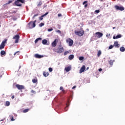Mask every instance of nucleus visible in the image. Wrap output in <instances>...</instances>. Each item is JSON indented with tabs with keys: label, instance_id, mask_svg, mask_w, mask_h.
I'll return each mask as SVG.
<instances>
[{
	"label": "nucleus",
	"instance_id": "1",
	"mask_svg": "<svg viewBox=\"0 0 125 125\" xmlns=\"http://www.w3.org/2000/svg\"><path fill=\"white\" fill-rule=\"evenodd\" d=\"M54 51L55 52H57V53H62L64 51V48L63 46L60 45L58 48H55Z\"/></svg>",
	"mask_w": 125,
	"mask_h": 125
},
{
	"label": "nucleus",
	"instance_id": "2",
	"mask_svg": "<svg viewBox=\"0 0 125 125\" xmlns=\"http://www.w3.org/2000/svg\"><path fill=\"white\" fill-rule=\"evenodd\" d=\"M21 3H25V0H17L15 1V4L16 6H22Z\"/></svg>",
	"mask_w": 125,
	"mask_h": 125
},
{
	"label": "nucleus",
	"instance_id": "3",
	"mask_svg": "<svg viewBox=\"0 0 125 125\" xmlns=\"http://www.w3.org/2000/svg\"><path fill=\"white\" fill-rule=\"evenodd\" d=\"M37 22V20L34 21H31L28 23V28L29 29H33V28H35L36 27V22Z\"/></svg>",
	"mask_w": 125,
	"mask_h": 125
},
{
	"label": "nucleus",
	"instance_id": "4",
	"mask_svg": "<svg viewBox=\"0 0 125 125\" xmlns=\"http://www.w3.org/2000/svg\"><path fill=\"white\" fill-rule=\"evenodd\" d=\"M66 42L68 43L69 46H72L73 43H74V41L71 38H68L66 40Z\"/></svg>",
	"mask_w": 125,
	"mask_h": 125
},
{
	"label": "nucleus",
	"instance_id": "5",
	"mask_svg": "<svg viewBox=\"0 0 125 125\" xmlns=\"http://www.w3.org/2000/svg\"><path fill=\"white\" fill-rule=\"evenodd\" d=\"M75 34L76 35H77V36H79V37H82V36H83L84 31L83 30H81L80 31H75Z\"/></svg>",
	"mask_w": 125,
	"mask_h": 125
},
{
	"label": "nucleus",
	"instance_id": "6",
	"mask_svg": "<svg viewBox=\"0 0 125 125\" xmlns=\"http://www.w3.org/2000/svg\"><path fill=\"white\" fill-rule=\"evenodd\" d=\"M19 39H20L19 35H17L13 38V40H15V43H18L19 42Z\"/></svg>",
	"mask_w": 125,
	"mask_h": 125
},
{
	"label": "nucleus",
	"instance_id": "7",
	"mask_svg": "<svg viewBox=\"0 0 125 125\" xmlns=\"http://www.w3.org/2000/svg\"><path fill=\"white\" fill-rule=\"evenodd\" d=\"M16 87L19 90H21L24 89L25 88V86H24V85H20L19 84H16Z\"/></svg>",
	"mask_w": 125,
	"mask_h": 125
},
{
	"label": "nucleus",
	"instance_id": "8",
	"mask_svg": "<svg viewBox=\"0 0 125 125\" xmlns=\"http://www.w3.org/2000/svg\"><path fill=\"white\" fill-rule=\"evenodd\" d=\"M115 8H116L117 10H120V11H123V10H125V8L123 6H119L118 5H115Z\"/></svg>",
	"mask_w": 125,
	"mask_h": 125
},
{
	"label": "nucleus",
	"instance_id": "9",
	"mask_svg": "<svg viewBox=\"0 0 125 125\" xmlns=\"http://www.w3.org/2000/svg\"><path fill=\"white\" fill-rule=\"evenodd\" d=\"M96 35V37L98 38V39H100V38H102V37H103V33H101V32H96L95 33Z\"/></svg>",
	"mask_w": 125,
	"mask_h": 125
},
{
	"label": "nucleus",
	"instance_id": "10",
	"mask_svg": "<svg viewBox=\"0 0 125 125\" xmlns=\"http://www.w3.org/2000/svg\"><path fill=\"white\" fill-rule=\"evenodd\" d=\"M5 43H6V40H5L2 42L0 45V49H3L4 46H5Z\"/></svg>",
	"mask_w": 125,
	"mask_h": 125
},
{
	"label": "nucleus",
	"instance_id": "11",
	"mask_svg": "<svg viewBox=\"0 0 125 125\" xmlns=\"http://www.w3.org/2000/svg\"><path fill=\"white\" fill-rule=\"evenodd\" d=\"M57 42H58V39H55L51 43L52 47H55L57 45Z\"/></svg>",
	"mask_w": 125,
	"mask_h": 125
},
{
	"label": "nucleus",
	"instance_id": "12",
	"mask_svg": "<svg viewBox=\"0 0 125 125\" xmlns=\"http://www.w3.org/2000/svg\"><path fill=\"white\" fill-rule=\"evenodd\" d=\"M34 57H35V58H38V59H40V58H42V57H43V56L39 55V54H36L34 55Z\"/></svg>",
	"mask_w": 125,
	"mask_h": 125
},
{
	"label": "nucleus",
	"instance_id": "13",
	"mask_svg": "<svg viewBox=\"0 0 125 125\" xmlns=\"http://www.w3.org/2000/svg\"><path fill=\"white\" fill-rule=\"evenodd\" d=\"M85 70V66L83 65L80 70L79 73L80 74H82V73H83V72H84Z\"/></svg>",
	"mask_w": 125,
	"mask_h": 125
},
{
	"label": "nucleus",
	"instance_id": "14",
	"mask_svg": "<svg viewBox=\"0 0 125 125\" xmlns=\"http://www.w3.org/2000/svg\"><path fill=\"white\" fill-rule=\"evenodd\" d=\"M47 14H48V12H46L45 14H44V15H42L41 17H40L39 18V20L40 21H42V20L43 19V17H44V16H46V15H47Z\"/></svg>",
	"mask_w": 125,
	"mask_h": 125
},
{
	"label": "nucleus",
	"instance_id": "15",
	"mask_svg": "<svg viewBox=\"0 0 125 125\" xmlns=\"http://www.w3.org/2000/svg\"><path fill=\"white\" fill-rule=\"evenodd\" d=\"M122 38V35L121 34H119L116 36H113V40H117V39H120Z\"/></svg>",
	"mask_w": 125,
	"mask_h": 125
},
{
	"label": "nucleus",
	"instance_id": "16",
	"mask_svg": "<svg viewBox=\"0 0 125 125\" xmlns=\"http://www.w3.org/2000/svg\"><path fill=\"white\" fill-rule=\"evenodd\" d=\"M114 46H115V47L119 48L120 47V44L118 43V42L116 41L114 42Z\"/></svg>",
	"mask_w": 125,
	"mask_h": 125
},
{
	"label": "nucleus",
	"instance_id": "17",
	"mask_svg": "<svg viewBox=\"0 0 125 125\" xmlns=\"http://www.w3.org/2000/svg\"><path fill=\"white\" fill-rule=\"evenodd\" d=\"M43 75L44 77H48V76H49V73H48V72L44 71Z\"/></svg>",
	"mask_w": 125,
	"mask_h": 125
},
{
	"label": "nucleus",
	"instance_id": "18",
	"mask_svg": "<svg viewBox=\"0 0 125 125\" xmlns=\"http://www.w3.org/2000/svg\"><path fill=\"white\" fill-rule=\"evenodd\" d=\"M60 90H62V93L63 94H65V93H66V91H65V90H64V88H63L62 86H61L60 88Z\"/></svg>",
	"mask_w": 125,
	"mask_h": 125
},
{
	"label": "nucleus",
	"instance_id": "19",
	"mask_svg": "<svg viewBox=\"0 0 125 125\" xmlns=\"http://www.w3.org/2000/svg\"><path fill=\"white\" fill-rule=\"evenodd\" d=\"M65 70L66 71V72H69V71H71V66H68L67 67H65Z\"/></svg>",
	"mask_w": 125,
	"mask_h": 125
},
{
	"label": "nucleus",
	"instance_id": "20",
	"mask_svg": "<svg viewBox=\"0 0 125 125\" xmlns=\"http://www.w3.org/2000/svg\"><path fill=\"white\" fill-rule=\"evenodd\" d=\"M32 83H38V79L37 78H35L32 80Z\"/></svg>",
	"mask_w": 125,
	"mask_h": 125
},
{
	"label": "nucleus",
	"instance_id": "21",
	"mask_svg": "<svg viewBox=\"0 0 125 125\" xmlns=\"http://www.w3.org/2000/svg\"><path fill=\"white\" fill-rule=\"evenodd\" d=\"M9 118H10V119L11 121V122H13V121H15V119H14V118L13 115H10Z\"/></svg>",
	"mask_w": 125,
	"mask_h": 125
},
{
	"label": "nucleus",
	"instance_id": "22",
	"mask_svg": "<svg viewBox=\"0 0 125 125\" xmlns=\"http://www.w3.org/2000/svg\"><path fill=\"white\" fill-rule=\"evenodd\" d=\"M42 44L45 45L47 43V40L46 39H44L42 41Z\"/></svg>",
	"mask_w": 125,
	"mask_h": 125
},
{
	"label": "nucleus",
	"instance_id": "23",
	"mask_svg": "<svg viewBox=\"0 0 125 125\" xmlns=\"http://www.w3.org/2000/svg\"><path fill=\"white\" fill-rule=\"evenodd\" d=\"M68 59H69V60H72L74 59V55H69L68 57Z\"/></svg>",
	"mask_w": 125,
	"mask_h": 125
},
{
	"label": "nucleus",
	"instance_id": "24",
	"mask_svg": "<svg viewBox=\"0 0 125 125\" xmlns=\"http://www.w3.org/2000/svg\"><path fill=\"white\" fill-rule=\"evenodd\" d=\"M42 38H38L35 41V43H37L39 42V41H42Z\"/></svg>",
	"mask_w": 125,
	"mask_h": 125
},
{
	"label": "nucleus",
	"instance_id": "25",
	"mask_svg": "<svg viewBox=\"0 0 125 125\" xmlns=\"http://www.w3.org/2000/svg\"><path fill=\"white\" fill-rule=\"evenodd\" d=\"M114 62H115V60H110L109 61V65H113V63H114Z\"/></svg>",
	"mask_w": 125,
	"mask_h": 125
},
{
	"label": "nucleus",
	"instance_id": "26",
	"mask_svg": "<svg viewBox=\"0 0 125 125\" xmlns=\"http://www.w3.org/2000/svg\"><path fill=\"white\" fill-rule=\"evenodd\" d=\"M120 49V51H121L122 52H124L125 51V48H124V47H121Z\"/></svg>",
	"mask_w": 125,
	"mask_h": 125
},
{
	"label": "nucleus",
	"instance_id": "27",
	"mask_svg": "<svg viewBox=\"0 0 125 125\" xmlns=\"http://www.w3.org/2000/svg\"><path fill=\"white\" fill-rule=\"evenodd\" d=\"M101 50H99L98 52V54H97V56L98 57H100V55H101Z\"/></svg>",
	"mask_w": 125,
	"mask_h": 125
},
{
	"label": "nucleus",
	"instance_id": "28",
	"mask_svg": "<svg viewBox=\"0 0 125 125\" xmlns=\"http://www.w3.org/2000/svg\"><path fill=\"white\" fill-rule=\"evenodd\" d=\"M9 105H10V103L9 101H6L5 105L8 106Z\"/></svg>",
	"mask_w": 125,
	"mask_h": 125
},
{
	"label": "nucleus",
	"instance_id": "29",
	"mask_svg": "<svg viewBox=\"0 0 125 125\" xmlns=\"http://www.w3.org/2000/svg\"><path fill=\"white\" fill-rule=\"evenodd\" d=\"M29 110H30V109L29 108L24 109L23 110V113H27V112H29Z\"/></svg>",
	"mask_w": 125,
	"mask_h": 125
},
{
	"label": "nucleus",
	"instance_id": "30",
	"mask_svg": "<svg viewBox=\"0 0 125 125\" xmlns=\"http://www.w3.org/2000/svg\"><path fill=\"white\" fill-rule=\"evenodd\" d=\"M42 4V1H39L37 4V6H41Z\"/></svg>",
	"mask_w": 125,
	"mask_h": 125
},
{
	"label": "nucleus",
	"instance_id": "31",
	"mask_svg": "<svg viewBox=\"0 0 125 125\" xmlns=\"http://www.w3.org/2000/svg\"><path fill=\"white\" fill-rule=\"evenodd\" d=\"M6 54L5 51H3V50L1 51L0 52L1 55H4V54Z\"/></svg>",
	"mask_w": 125,
	"mask_h": 125
},
{
	"label": "nucleus",
	"instance_id": "32",
	"mask_svg": "<svg viewBox=\"0 0 125 125\" xmlns=\"http://www.w3.org/2000/svg\"><path fill=\"white\" fill-rule=\"evenodd\" d=\"M42 26H44V23L41 22L40 24H39L40 27H42Z\"/></svg>",
	"mask_w": 125,
	"mask_h": 125
},
{
	"label": "nucleus",
	"instance_id": "33",
	"mask_svg": "<svg viewBox=\"0 0 125 125\" xmlns=\"http://www.w3.org/2000/svg\"><path fill=\"white\" fill-rule=\"evenodd\" d=\"M113 47H114V45H110L109 47H108V49H112V48H113Z\"/></svg>",
	"mask_w": 125,
	"mask_h": 125
},
{
	"label": "nucleus",
	"instance_id": "34",
	"mask_svg": "<svg viewBox=\"0 0 125 125\" xmlns=\"http://www.w3.org/2000/svg\"><path fill=\"white\" fill-rule=\"evenodd\" d=\"M84 57H79V60L80 61H82L83 59H84Z\"/></svg>",
	"mask_w": 125,
	"mask_h": 125
},
{
	"label": "nucleus",
	"instance_id": "35",
	"mask_svg": "<svg viewBox=\"0 0 125 125\" xmlns=\"http://www.w3.org/2000/svg\"><path fill=\"white\" fill-rule=\"evenodd\" d=\"M31 92L32 93H34V94H36V93H37V92L35 91H34V90H32Z\"/></svg>",
	"mask_w": 125,
	"mask_h": 125
},
{
	"label": "nucleus",
	"instance_id": "36",
	"mask_svg": "<svg viewBox=\"0 0 125 125\" xmlns=\"http://www.w3.org/2000/svg\"><path fill=\"white\" fill-rule=\"evenodd\" d=\"M95 12L96 13H99V12H100V10H96L95 11Z\"/></svg>",
	"mask_w": 125,
	"mask_h": 125
},
{
	"label": "nucleus",
	"instance_id": "37",
	"mask_svg": "<svg viewBox=\"0 0 125 125\" xmlns=\"http://www.w3.org/2000/svg\"><path fill=\"white\" fill-rule=\"evenodd\" d=\"M48 32H51V31H53V29L50 28L47 30Z\"/></svg>",
	"mask_w": 125,
	"mask_h": 125
},
{
	"label": "nucleus",
	"instance_id": "38",
	"mask_svg": "<svg viewBox=\"0 0 125 125\" xmlns=\"http://www.w3.org/2000/svg\"><path fill=\"white\" fill-rule=\"evenodd\" d=\"M39 15V14H37L34 15V16L33 17V19H34L35 18V17H37V16H38Z\"/></svg>",
	"mask_w": 125,
	"mask_h": 125
},
{
	"label": "nucleus",
	"instance_id": "39",
	"mask_svg": "<svg viewBox=\"0 0 125 125\" xmlns=\"http://www.w3.org/2000/svg\"><path fill=\"white\" fill-rule=\"evenodd\" d=\"M49 72H52V71H53L52 68L49 67Z\"/></svg>",
	"mask_w": 125,
	"mask_h": 125
},
{
	"label": "nucleus",
	"instance_id": "40",
	"mask_svg": "<svg viewBox=\"0 0 125 125\" xmlns=\"http://www.w3.org/2000/svg\"><path fill=\"white\" fill-rule=\"evenodd\" d=\"M57 33H59V34H61V31L58 30L56 31Z\"/></svg>",
	"mask_w": 125,
	"mask_h": 125
},
{
	"label": "nucleus",
	"instance_id": "41",
	"mask_svg": "<svg viewBox=\"0 0 125 125\" xmlns=\"http://www.w3.org/2000/svg\"><path fill=\"white\" fill-rule=\"evenodd\" d=\"M85 3H87V1H85L83 3V4L84 5V4H85Z\"/></svg>",
	"mask_w": 125,
	"mask_h": 125
},
{
	"label": "nucleus",
	"instance_id": "42",
	"mask_svg": "<svg viewBox=\"0 0 125 125\" xmlns=\"http://www.w3.org/2000/svg\"><path fill=\"white\" fill-rule=\"evenodd\" d=\"M58 17H61V16H62V14H58Z\"/></svg>",
	"mask_w": 125,
	"mask_h": 125
},
{
	"label": "nucleus",
	"instance_id": "43",
	"mask_svg": "<svg viewBox=\"0 0 125 125\" xmlns=\"http://www.w3.org/2000/svg\"><path fill=\"white\" fill-rule=\"evenodd\" d=\"M19 51H17L16 53H14V55H16V54H17V53H19Z\"/></svg>",
	"mask_w": 125,
	"mask_h": 125
},
{
	"label": "nucleus",
	"instance_id": "44",
	"mask_svg": "<svg viewBox=\"0 0 125 125\" xmlns=\"http://www.w3.org/2000/svg\"><path fill=\"white\" fill-rule=\"evenodd\" d=\"M102 68H100V69H99V72H101V71H102Z\"/></svg>",
	"mask_w": 125,
	"mask_h": 125
},
{
	"label": "nucleus",
	"instance_id": "45",
	"mask_svg": "<svg viewBox=\"0 0 125 125\" xmlns=\"http://www.w3.org/2000/svg\"><path fill=\"white\" fill-rule=\"evenodd\" d=\"M76 86H74L73 87H72V89H74V88H76Z\"/></svg>",
	"mask_w": 125,
	"mask_h": 125
},
{
	"label": "nucleus",
	"instance_id": "46",
	"mask_svg": "<svg viewBox=\"0 0 125 125\" xmlns=\"http://www.w3.org/2000/svg\"><path fill=\"white\" fill-rule=\"evenodd\" d=\"M15 97H14V96H12V99H14Z\"/></svg>",
	"mask_w": 125,
	"mask_h": 125
},
{
	"label": "nucleus",
	"instance_id": "47",
	"mask_svg": "<svg viewBox=\"0 0 125 125\" xmlns=\"http://www.w3.org/2000/svg\"><path fill=\"white\" fill-rule=\"evenodd\" d=\"M110 36V34H107L106 35V37H109Z\"/></svg>",
	"mask_w": 125,
	"mask_h": 125
},
{
	"label": "nucleus",
	"instance_id": "48",
	"mask_svg": "<svg viewBox=\"0 0 125 125\" xmlns=\"http://www.w3.org/2000/svg\"><path fill=\"white\" fill-rule=\"evenodd\" d=\"M84 7H87V4H86L84 5Z\"/></svg>",
	"mask_w": 125,
	"mask_h": 125
},
{
	"label": "nucleus",
	"instance_id": "49",
	"mask_svg": "<svg viewBox=\"0 0 125 125\" xmlns=\"http://www.w3.org/2000/svg\"><path fill=\"white\" fill-rule=\"evenodd\" d=\"M67 53H68L67 52H64V55H66L67 54Z\"/></svg>",
	"mask_w": 125,
	"mask_h": 125
},
{
	"label": "nucleus",
	"instance_id": "50",
	"mask_svg": "<svg viewBox=\"0 0 125 125\" xmlns=\"http://www.w3.org/2000/svg\"><path fill=\"white\" fill-rule=\"evenodd\" d=\"M11 2H12V1H11V0L9 1V3H11Z\"/></svg>",
	"mask_w": 125,
	"mask_h": 125
},
{
	"label": "nucleus",
	"instance_id": "51",
	"mask_svg": "<svg viewBox=\"0 0 125 125\" xmlns=\"http://www.w3.org/2000/svg\"><path fill=\"white\" fill-rule=\"evenodd\" d=\"M88 69H89V67H87L86 68V70H88Z\"/></svg>",
	"mask_w": 125,
	"mask_h": 125
},
{
	"label": "nucleus",
	"instance_id": "52",
	"mask_svg": "<svg viewBox=\"0 0 125 125\" xmlns=\"http://www.w3.org/2000/svg\"><path fill=\"white\" fill-rule=\"evenodd\" d=\"M113 29H116V27H113Z\"/></svg>",
	"mask_w": 125,
	"mask_h": 125
},
{
	"label": "nucleus",
	"instance_id": "53",
	"mask_svg": "<svg viewBox=\"0 0 125 125\" xmlns=\"http://www.w3.org/2000/svg\"><path fill=\"white\" fill-rule=\"evenodd\" d=\"M14 13H16V12H14Z\"/></svg>",
	"mask_w": 125,
	"mask_h": 125
},
{
	"label": "nucleus",
	"instance_id": "54",
	"mask_svg": "<svg viewBox=\"0 0 125 125\" xmlns=\"http://www.w3.org/2000/svg\"><path fill=\"white\" fill-rule=\"evenodd\" d=\"M20 68H21V66H20Z\"/></svg>",
	"mask_w": 125,
	"mask_h": 125
}]
</instances>
